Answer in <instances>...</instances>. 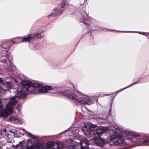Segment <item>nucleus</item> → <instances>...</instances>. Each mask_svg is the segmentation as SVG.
Wrapping results in <instances>:
<instances>
[{
	"label": "nucleus",
	"instance_id": "f257e3e1",
	"mask_svg": "<svg viewBox=\"0 0 149 149\" xmlns=\"http://www.w3.org/2000/svg\"><path fill=\"white\" fill-rule=\"evenodd\" d=\"M22 88H19L17 90V96L24 98L29 92L30 94L45 93L48 91L52 90L50 86H43L42 84L33 80H22L20 83Z\"/></svg>",
	"mask_w": 149,
	"mask_h": 149
},
{
	"label": "nucleus",
	"instance_id": "f03ea898",
	"mask_svg": "<svg viewBox=\"0 0 149 149\" xmlns=\"http://www.w3.org/2000/svg\"><path fill=\"white\" fill-rule=\"evenodd\" d=\"M110 130L113 133V134L111 135L109 137L111 141L118 138V140L114 142V143L116 145L120 144L124 145L125 144L127 143V141L129 139L128 137L132 138V140L134 141V139L135 138L134 137L132 138V136H137L138 135L135 133L127 131L126 130H122L118 127L115 128L114 130L112 129Z\"/></svg>",
	"mask_w": 149,
	"mask_h": 149
},
{
	"label": "nucleus",
	"instance_id": "7ed1b4c3",
	"mask_svg": "<svg viewBox=\"0 0 149 149\" xmlns=\"http://www.w3.org/2000/svg\"><path fill=\"white\" fill-rule=\"evenodd\" d=\"M53 93L57 95L67 96L69 98L71 99L75 103L77 104H86L89 105L92 103L95 100L93 97H89L84 95L79 92H76L74 93H72L66 95L64 93L57 90H53Z\"/></svg>",
	"mask_w": 149,
	"mask_h": 149
},
{
	"label": "nucleus",
	"instance_id": "20e7f679",
	"mask_svg": "<svg viewBox=\"0 0 149 149\" xmlns=\"http://www.w3.org/2000/svg\"><path fill=\"white\" fill-rule=\"evenodd\" d=\"M93 124L90 123H87L84 124L82 127V131L84 135L89 136L93 134L96 137H98L101 136L103 133L108 130V127H99L97 129L93 131L91 129L93 127Z\"/></svg>",
	"mask_w": 149,
	"mask_h": 149
},
{
	"label": "nucleus",
	"instance_id": "39448f33",
	"mask_svg": "<svg viewBox=\"0 0 149 149\" xmlns=\"http://www.w3.org/2000/svg\"><path fill=\"white\" fill-rule=\"evenodd\" d=\"M17 91L16 96L9 98V101L7 104L5 109L2 110V104L0 100V116L3 117H7L11 114L13 111L14 106L17 103L19 97L17 96Z\"/></svg>",
	"mask_w": 149,
	"mask_h": 149
},
{
	"label": "nucleus",
	"instance_id": "423d86ee",
	"mask_svg": "<svg viewBox=\"0 0 149 149\" xmlns=\"http://www.w3.org/2000/svg\"><path fill=\"white\" fill-rule=\"evenodd\" d=\"M57 149L61 148L63 147H66L68 149H76V146H78L79 143L74 140L70 139H68L65 142L64 144L61 141H55Z\"/></svg>",
	"mask_w": 149,
	"mask_h": 149
},
{
	"label": "nucleus",
	"instance_id": "0eeeda50",
	"mask_svg": "<svg viewBox=\"0 0 149 149\" xmlns=\"http://www.w3.org/2000/svg\"><path fill=\"white\" fill-rule=\"evenodd\" d=\"M40 37H41V35L38 33H36L35 35H33L32 37L29 36L23 38H21L19 37L15 38L13 39H12V41H14L15 42H28L29 43L30 40L32 39V38H37Z\"/></svg>",
	"mask_w": 149,
	"mask_h": 149
},
{
	"label": "nucleus",
	"instance_id": "6e6552de",
	"mask_svg": "<svg viewBox=\"0 0 149 149\" xmlns=\"http://www.w3.org/2000/svg\"><path fill=\"white\" fill-rule=\"evenodd\" d=\"M25 149H42L40 148V146L37 145H34V143L32 141L29 139L27 141V143L25 147Z\"/></svg>",
	"mask_w": 149,
	"mask_h": 149
},
{
	"label": "nucleus",
	"instance_id": "1a4fd4ad",
	"mask_svg": "<svg viewBox=\"0 0 149 149\" xmlns=\"http://www.w3.org/2000/svg\"><path fill=\"white\" fill-rule=\"evenodd\" d=\"M90 144L88 139H82L80 142L81 149H87L88 148V145Z\"/></svg>",
	"mask_w": 149,
	"mask_h": 149
},
{
	"label": "nucleus",
	"instance_id": "9d476101",
	"mask_svg": "<svg viewBox=\"0 0 149 149\" xmlns=\"http://www.w3.org/2000/svg\"><path fill=\"white\" fill-rule=\"evenodd\" d=\"M9 121L14 123L22 124L23 122V120L20 118L16 117L11 116L9 119Z\"/></svg>",
	"mask_w": 149,
	"mask_h": 149
},
{
	"label": "nucleus",
	"instance_id": "9b49d317",
	"mask_svg": "<svg viewBox=\"0 0 149 149\" xmlns=\"http://www.w3.org/2000/svg\"><path fill=\"white\" fill-rule=\"evenodd\" d=\"M63 10L64 8H61V10H60L59 9L57 8H55L54 9L53 12L51 13V15L52 17L58 15Z\"/></svg>",
	"mask_w": 149,
	"mask_h": 149
},
{
	"label": "nucleus",
	"instance_id": "f8f14e48",
	"mask_svg": "<svg viewBox=\"0 0 149 149\" xmlns=\"http://www.w3.org/2000/svg\"><path fill=\"white\" fill-rule=\"evenodd\" d=\"M2 83L5 87L8 89H10L13 88V84L10 82L2 81Z\"/></svg>",
	"mask_w": 149,
	"mask_h": 149
},
{
	"label": "nucleus",
	"instance_id": "ddd939ff",
	"mask_svg": "<svg viewBox=\"0 0 149 149\" xmlns=\"http://www.w3.org/2000/svg\"><path fill=\"white\" fill-rule=\"evenodd\" d=\"M97 141L99 142V144L100 145L101 144H105L106 143L105 140L102 138L99 139L95 140V142L97 144Z\"/></svg>",
	"mask_w": 149,
	"mask_h": 149
},
{
	"label": "nucleus",
	"instance_id": "4468645a",
	"mask_svg": "<svg viewBox=\"0 0 149 149\" xmlns=\"http://www.w3.org/2000/svg\"><path fill=\"white\" fill-rule=\"evenodd\" d=\"M81 109L82 110V111L83 112L84 115L85 116H88V113L89 112H90L88 109H87L85 107H83L81 108Z\"/></svg>",
	"mask_w": 149,
	"mask_h": 149
},
{
	"label": "nucleus",
	"instance_id": "2eb2a0df",
	"mask_svg": "<svg viewBox=\"0 0 149 149\" xmlns=\"http://www.w3.org/2000/svg\"><path fill=\"white\" fill-rule=\"evenodd\" d=\"M56 145L55 141L48 142L47 144V146L49 148H51Z\"/></svg>",
	"mask_w": 149,
	"mask_h": 149
},
{
	"label": "nucleus",
	"instance_id": "dca6fc26",
	"mask_svg": "<svg viewBox=\"0 0 149 149\" xmlns=\"http://www.w3.org/2000/svg\"><path fill=\"white\" fill-rule=\"evenodd\" d=\"M78 130H76L74 128V130H73L72 132L70 131H68V134H70V136L72 135V134H74L76 133H78Z\"/></svg>",
	"mask_w": 149,
	"mask_h": 149
},
{
	"label": "nucleus",
	"instance_id": "f3484780",
	"mask_svg": "<svg viewBox=\"0 0 149 149\" xmlns=\"http://www.w3.org/2000/svg\"><path fill=\"white\" fill-rule=\"evenodd\" d=\"M8 132L10 133V134L12 136H14L17 133L16 131L14 129L10 130L8 131Z\"/></svg>",
	"mask_w": 149,
	"mask_h": 149
},
{
	"label": "nucleus",
	"instance_id": "a211bd4d",
	"mask_svg": "<svg viewBox=\"0 0 149 149\" xmlns=\"http://www.w3.org/2000/svg\"><path fill=\"white\" fill-rule=\"evenodd\" d=\"M137 83V82H134V83H133V84H130V85L129 86H128L127 87H125V88H123V89H122L121 90H120V91H118L116 93H113V94H115V96H116V95L119 92H120V91H122V90H124V89H126V88H128V87H130V86H132V85H134V84H136Z\"/></svg>",
	"mask_w": 149,
	"mask_h": 149
},
{
	"label": "nucleus",
	"instance_id": "6ab92c4d",
	"mask_svg": "<svg viewBox=\"0 0 149 149\" xmlns=\"http://www.w3.org/2000/svg\"><path fill=\"white\" fill-rule=\"evenodd\" d=\"M22 108V106L20 104H17V106L16 109L19 112H20V110Z\"/></svg>",
	"mask_w": 149,
	"mask_h": 149
},
{
	"label": "nucleus",
	"instance_id": "aec40b11",
	"mask_svg": "<svg viewBox=\"0 0 149 149\" xmlns=\"http://www.w3.org/2000/svg\"><path fill=\"white\" fill-rule=\"evenodd\" d=\"M6 91L3 88H1L0 89V92L2 93L5 94L6 92Z\"/></svg>",
	"mask_w": 149,
	"mask_h": 149
},
{
	"label": "nucleus",
	"instance_id": "412c9836",
	"mask_svg": "<svg viewBox=\"0 0 149 149\" xmlns=\"http://www.w3.org/2000/svg\"><path fill=\"white\" fill-rule=\"evenodd\" d=\"M144 143H149V140H145L141 141Z\"/></svg>",
	"mask_w": 149,
	"mask_h": 149
},
{
	"label": "nucleus",
	"instance_id": "4be33fe9",
	"mask_svg": "<svg viewBox=\"0 0 149 149\" xmlns=\"http://www.w3.org/2000/svg\"><path fill=\"white\" fill-rule=\"evenodd\" d=\"M137 32L141 34L144 35L145 36L147 35V34H147L146 33H145L144 32Z\"/></svg>",
	"mask_w": 149,
	"mask_h": 149
},
{
	"label": "nucleus",
	"instance_id": "5701e85b",
	"mask_svg": "<svg viewBox=\"0 0 149 149\" xmlns=\"http://www.w3.org/2000/svg\"><path fill=\"white\" fill-rule=\"evenodd\" d=\"M27 133L28 134V135L30 137H32V138H34L32 136V135L30 133H29V132H28Z\"/></svg>",
	"mask_w": 149,
	"mask_h": 149
},
{
	"label": "nucleus",
	"instance_id": "b1692460",
	"mask_svg": "<svg viewBox=\"0 0 149 149\" xmlns=\"http://www.w3.org/2000/svg\"><path fill=\"white\" fill-rule=\"evenodd\" d=\"M87 17L90 20H91L92 19V18L91 17H89L88 16V15L86 14Z\"/></svg>",
	"mask_w": 149,
	"mask_h": 149
},
{
	"label": "nucleus",
	"instance_id": "393cba45",
	"mask_svg": "<svg viewBox=\"0 0 149 149\" xmlns=\"http://www.w3.org/2000/svg\"><path fill=\"white\" fill-rule=\"evenodd\" d=\"M51 16H52L51 15V14L50 15H49L47 16V18H49Z\"/></svg>",
	"mask_w": 149,
	"mask_h": 149
},
{
	"label": "nucleus",
	"instance_id": "a878e982",
	"mask_svg": "<svg viewBox=\"0 0 149 149\" xmlns=\"http://www.w3.org/2000/svg\"><path fill=\"white\" fill-rule=\"evenodd\" d=\"M6 130H4L3 132H4L5 133H6Z\"/></svg>",
	"mask_w": 149,
	"mask_h": 149
},
{
	"label": "nucleus",
	"instance_id": "bb28decb",
	"mask_svg": "<svg viewBox=\"0 0 149 149\" xmlns=\"http://www.w3.org/2000/svg\"><path fill=\"white\" fill-rule=\"evenodd\" d=\"M7 99H7V98H4V100H7Z\"/></svg>",
	"mask_w": 149,
	"mask_h": 149
},
{
	"label": "nucleus",
	"instance_id": "cd10ccee",
	"mask_svg": "<svg viewBox=\"0 0 149 149\" xmlns=\"http://www.w3.org/2000/svg\"><path fill=\"white\" fill-rule=\"evenodd\" d=\"M1 81V78H0V81Z\"/></svg>",
	"mask_w": 149,
	"mask_h": 149
},
{
	"label": "nucleus",
	"instance_id": "c85d7f7f",
	"mask_svg": "<svg viewBox=\"0 0 149 149\" xmlns=\"http://www.w3.org/2000/svg\"><path fill=\"white\" fill-rule=\"evenodd\" d=\"M81 21V22L84 23V22H83V21Z\"/></svg>",
	"mask_w": 149,
	"mask_h": 149
},
{
	"label": "nucleus",
	"instance_id": "c756f323",
	"mask_svg": "<svg viewBox=\"0 0 149 149\" xmlns=\"http://www.w3.org/2000/svg\"><path fill=\"white\" fill-rule=\"evenodd\" d=\"M128 32H132L133 31H128Z\"/></svg>",
	"mask_w": 149,
	"mask_h": 149
},
{
	"label": "nucleus",
	"instance_id": "7c9ffc66",
	"mask_svg": "<svg viewBox=\"0 0 149 149\" xmlns=\"http://www.w3.org/2000/svg\"><path fill=\"white\" fill-rule=\"evenodd\" d=\"M21 143V141H20V142H19V143Z\"/></svg>",
	"mask_w": 149,
	"mask_h": 149
}]
</instances>
